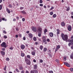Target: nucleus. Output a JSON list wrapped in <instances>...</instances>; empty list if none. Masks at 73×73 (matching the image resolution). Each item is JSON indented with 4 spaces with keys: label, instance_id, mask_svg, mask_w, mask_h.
<instances>
[{
    "label": "nucleus",
    "instance_id": "obj_61",
    "mask_svg": "<svg viewBox=\"0 0 73 73\" xmlns=\"http://www.w3.org/2000/svg\"><path fill=\"white\" fill-rule=\"evenodd\" d=\"M18 37V35H15V37H16V38H17Z\"/></svg>",
    "mask_w": 73,
    "mask_h": 73
},
{
    "label": "nucleus",
    "instance_id": "obj_11",
    "mask_svg": "<svg viewBox=\"0 0 73 73\" xmlns=\"http://www.w3.org/2000/svg\"><path fill=\"white\" fill-rule=\"evenodd\" d=\"M30 38H32L33 37V35L31 33H29L28 34Z\"/></svg>",
    "mask_w": 73,
    "mask_h": 73
},
{
    "label": "nucleus",
    "instance_id": "obj_23",
    "mask_svg": "<svg viewBox=\"0 0 73 73\" xmlns=\"http://www.w3.org/2000/svg\"><path fill=\"white\" fill-rule=\"evenodd\" d=\"M19 70H23V67L22 66H19Z\"/></svg>",
    "mask_w": 73,
    "mask_h": 73
},
{
    "label": "nucleus",
    "instance_id": "obj_47",
    "mask_svg": "<svg viewBox=\"0 0 73 73\" xmlns=\"http://www.w3.org/2000/svg\"><path fill=\"white\" fill-rule=\"evenodd\" d=\"M9 49H10L11 50H13V48L12 47H10Z\"/></svg>",
    "mask_w": 73,
    "mask_h": 73
},
{
    "label": "nucleus",
    "instance_id": "obj_34",
    "mask_svg": "<svg viewBox=\"0 0 73 73\" xmlns=\"http://www.w3.org/2000/svg\"><path fill=\"white\" fill-rule=\"evenodd\" d=\"M48 32V30L46 29H44V33H46V32Z\"/></svg>",
    "mask_w": 73,
    "mask_h": 73
},
{
    "label": "nucleus",
    "instance_id": "obj_25",
    "mask_svg": "<svg viewBox=\"0 0 73 73\" xmlns=\"http://www.w3.org/2000/svg\"><path fill=\"white\" fill-rule=\"evenodd\" d=\"M33 40L35 41H36L37 40V38H36V37H34L33 38Z\"/></svg>",
    "mask_w": 73,
    "mask_h": 73
},
{
    "label": "nucleus",
    "instance_id": "obj_17",
    "mask_svg": "<svg viewBox=\"0 0 73 73\" xmlns=\"http://www.w3.org/2000/svg\"><path fill=\"white\" fill-rule=\"evenodd\" d=\"M37 68V64L35 65L34 66V69H36Z\"/></svg>",
    "mask_w": 73,
    "mask_h": 73
},
{
    "label": "nucleus",
    "instance_id": "obj_48",
    "mask_svg": "<svg viewBox=\"0 0 73 73\" xmlns=\"http://www.w3.org/2000/svg\"><path fill=\"white\" fill-rule=\"evenodd\" d=\"M26 39V38H25V36L23 37V40H25Z\"/></svg>",
    "mask_w": 73,
    "mask_h": 73
},
{
    "label": "nucleus",
    "instance_id": "obj_36",
    "mask_svg": "<svg viewBox=\"0 0 73 73\" xmlns=\"http://www.w3.org/2000/svg\"><path fill=\"white\" fill-rule=\"evenodd\" d=\"M6 60L7 61H9V58H7L6 59Z\"/></svg>",
    "mask_w": 73,
    "mask_h": 73
},
{
    "label": "nucleus",
    "instance_id": "obj_53",
    "mask_svg": "<svg viewBox=\"0 0 73 73\" xmlns=\"http://www.w3.org/2000/svg\"><path fill=\"white\" fill-rule=\"evenodd\" d=\"M49 73H53V72L52 71H50L49 72Z\"/></svg>",
    "mask_w": 73,
    "mask_h": 73
},
{
    "label": "nucleus",
    "instance_id": "obj_50",
    "mask_svg": "<svg viewBox=\"0 0 73 73\" xmlns=\"http://www.w3.org/2000/svg\"><path fill=\"white\" fill-rule=\"evenodd\" d=\"M35 8H39V7L38 5H36L35 6Z\"/></svg>",
    "mask_w": 73,
    "mask_h": 73
},
{
    "label": "nucleus",
    "instance_id": "obj_1",
    "mask_svg": "<svg viewBox=\"0 0 73 73\" xmlns=\"http://www.w3.org/2000/svg\"><path fill=\"white\" fill-rule=\"evenodd\" d=\"M61 37H62V40L64 41H66L68 39V35H64L63 33L61 34Z\"/></svg>",
    "mask_w": 73,
    "mask_h": 73
},
{
    "label": "nucleus",
    "instance_id": "obj_38",
    "mask_svg": "<svg viewBox=\"0 0 73 73\" xmlns=\"http://www.w3.org/2000/svg\"><path fill=\"white\" fill-rule=\"evenodd\" d=\"M38 36H39V37H40L41 36V33H38Z\"/></svg>",
    "mask_w": 73,
    "mask_h": 73
},
{
    "label": "nucleus",
    "instance_id": "obj_29",
    "mask_svg": "<svg viewBox=\"0 0 73 73\" xmlns=\"http://www.w3.org/2000/svg\"><path fill=\"white\" fill-rule=\"evenodd\" d=\"M63 60H64V61H66V57H65V56H64L63 57Z\"/></svg>",
    "mask_w": 73,
    "mask_h": 73
},
{
    "label": "nucleus",
    "instance_id": "obj_30",
    "mask_svg": "<svg viewBox=\"0 0 73 73\" xmlns=\"http://www.w3.org/2000/svg\"><path fill=\"white\" fill-rule=\"evenodd\" d=\"M36 70H32L31 71V73H35V71Z\"/></svg>",
    "mask_w": 73,
    "mask_h": 73
},
{
    "label": "nucleus",
    "instance_id": "obj_27",
    "mask_svg": "<svg viewBox=\"0 0 73 73\" xmlns=\"http://www.w3.org/2000/svg\"><path fill=\"white\" fill-rule=\"evenodd\" d=\"M47 50V48L45 47L43 51L44 52H46V51Z\"/></svg>",
    "mask_w": 73,
    "mask_h": 73
},
{
    "label": "nucleus",
    "instance_id": "obj_40",
    "mask_svg": "<svg viewBox=\"0 0 73 73\" xmlns=\"http://www.w3.org/2000/svg\"><path fill=\"white\" fill-rule=\"evenodd\" d=\"M50 15H53V12L52 11H51L50 12Z\"/></svg>",
    "mask_w": 73,
    "mask_h": 73
},
{
    "label": "nucleus",
    "instance_id": "obj_56",
    "mask_svg": "<svg viewBox=\"0 0 73 73\" xmlns=\"http://www.w3.org/2000/svg\"><path fill=\"white\" fill-rule=\"evenodd\" d=\"M2 50L3 51H4L5 50V48H2Z\"/></svg>",
    "mask_w": 73,
    "mask_h": 73
},
{
    "label": "nucleus",
    "instance_id": "obj_44",
    "mask_svg": "<svg viewBox=\"0 0 73 73\" xmlns=\"http://www.w3.org/2000/svg\"><path fill=\"white\" fill-rule=\"evenodd\" d=\"M3 33H5V34H6V33H7V32H6V31H5L4 30L3 31Z\"/></svg>",
    "mask_w": 73,
    "mask_h": 73
},
{
    "label": "nucleus",
    "instance_id": "obj_4",
    "mask_svg": "<svg viewBox=\"0 0 73 73\" xmlns=\"http://www.w3.org/2000/svg\"><path fill=\"white\" fill-rule=\"evenodd\" d=\"M37 31L38 33H42V28L41 27H39Z\"/></svg>",
    "mask_w": 73,
    "mask_h": 73
},
{
    "label": "nucleus",
    "instance_id": "obj_46",
    "mask_svg": "<svg viewBox=\"0 0 73 73\" xmlns=\"http://www.w3.org/2000/svg\"><path fill=\"white\" fill-rule=\"evenodd\" d=\"M40 3L41 4L42 3V0H40Z\"/></svg>",
    "mask_w": 73,
    "mask_h": 73
},
{
    "label": "nucleus",
    "instance_id": "obj_31",
    "mask_svg": "<svg viewBox=\"0 0 73 73\" xmlns=\"http://www.w3.org/2000/svg\"><path fill=\"white\" fill-rule=\"evenodd\" d=\"M22 13H23V14H26V12L25 11H22L21 12Z\"/></svg>",
    "mask_w": 73,
    "mask_h": 73
},
{
    "label": "nucleus",
    "instance_id": "obj_51",
    "mask_svg": "<svg viewBox=\"0 0 73 73\" xmlns=\"http://www.w3.org/2000/svg\"><path fill=\"white\" fill-rule=\"evenodd\" d=\"M70 45H71V43H68V46H70Z\"/></svg>",
    "mask_w": 73,
    "mask_h": 73
},
{
    "label": "nucleus",
    "instance_id": "obj_16",
    "mask_svg": "<svg viewBox=\"0 0 73 73\" xmlns=\"http://www.w3.org/2000/svg\"><path fill=\"white\" fill-rule=\"evenodd\" d=\"M56 33L57 35H58V34H60V30H59V29H57Z\"/></svg>",
    "mask_w": 73,
    "mask_h": 73
},
{
    "label": "nucleus",
    "instance_id": "obj_10",
    "mask_svg": "<svg viewBox=\"0 0 73 73\" xmlns=\"http://www.w3.org/2000/svg\"><path fill=\"white\" fill-rule=\"evenodd\" d=\"M67 28L69 31H70L72 30V26L70 25H69L68 26Z\"/></svg>",
    "mask_w": 73,
    "mask_h": 73
},
{
    "label": "nucleus",
    "instance_id": "obj_45",
    "mask_svg": "<svg viewBox=\"0 0 73 73\" xmlns=\"http://www.w3.org/2000/svg\"><path fill=\"white\" fill-rule=\"evenodd\" d=\"M56 61L57 62H58V63L59 62V60H58V59H56Z\"/></svg>",
    "mask_w": 73,
    "mask_h": 73
},
{
    "label": "nucleus",
    "instance_id": "obj_15",
    "mask_svg": "<svg viewBox=\"0 0 73 73\" xmlns=\"http://www.w3.org/2000/svg\"><path fill=\"white\" fill-rule=\"evenodd\" d=\"M6 11L8 13H11V11L9 10V9H8V8H6Z\"/></svg>",
    "mask_w": 73,
    "mask_h": 73
},
{
    "label": "nucleus",
    "instance_id": "obj_19",
    "mask_svg": "<svg viewBox=\"0 0 73 73\" xmlns=\"http://www.w3.org/2000/svg\"><path fill=\"white\" fill-rule=\"evenodd\" d=\"M1 53L3 56H4L5 55V52L3 51H1Z\"/></svg>",
    "mask_w": 73,
    "mask_h": 73
},
{
    "label": "nucleus",
    "instance_id": "obj_43",
    "mask_svg": "<svg viewBox=\"0 0 73 73\" xmlns=\"http://www.w3.org/2000/svg\"><path fill=\"white\" fill-rule=\"evenodd\" d=\"M70 70L71 72H73V68H71L70 69Z\"/></svg>",
    "mask_w": 73,
    "mask_h": 73
},
{
    "label": "nucleus",
    "instance_id": "obj_7",
    "mask_svg": "<svg viewBox=\"0 0 73 73\" xmlns=\"http://www.w3.org/2000/svg\"><path fill=\"white\" fill-rule=\"evenodd\" d=\"M60 46L59 45H57L56 46V49H55V52H57V50H58V49H60Z\"/></svg>",
    "mask_w": 73,
    "mask_h": 73
},
{
    "label": "nucleus",
    "instance_id": "obj_42",
    "mask_svg": "<svg viewBox=\"0 0 73 73\" xmlns=\"http://www.w3.org/2000/svg\"><path fill=\"white\" fill-rule=\"evenodd\" d=\"M6 69H7V66H5V67L4 68V70H6Z\"/></svg>",
    "mask_w": 73,
    "mask_h": 73
},
{
    "label": "nucleus",
    "instance_id": "obj_14",
    "mask_svg": "<svg viewBox=\"0 0 73 73\" xmlns=\"http://www.w3.org/2000/svg\"><path fill=\"white\" fill-rule=\"evenodd\" d=\"M21 55L22 57H24V56H25V54L24 53H23V51H21Z\"/></svg>",
    "mask_w": 73,
    "mask_h": 73
},
{
    "label": "nucleus",
    "instance_id": "obj_3",
    "mask_svg": "<svg viewBox=\"0 0 73 73\" xmlns=\"http://www.w3.org/2000/svg\"><path fill=\"white\" fill-rule=\"evenodd\" d=\"M25 61L27 65H31V61L28 59H25Z\"/></svg>",
    "mask_w": 73,
    "mask_h": 73
},
{
    "label": "nucleus",
    "instance_id": "obj_58",
    "mask_svg": "<svg viewBox=\"0 0 73 73\" xmlns=\"http://www.w3.org/2000/svg\"><path fill=\"white\" fill-rule=\"evenodd\" d=\"M31 48L32 50H34L35 49V48L32 47Z\"/></svg>",
    "mask_w": 73,
    "mask_h": 73
},
{
    "label": "nucleus",
    "instance_id": "obj_33",
    "mask_svg": "<svg viewBox=\"0 0 73 73\" xmlns=\"http://www.w3.org/2000/svg\"><path fill=\"white\" fill-rule=\"evenodd\" d=\"M15 70L17 72H18V73H19V70L17 68H16Z\"/></svg>",
    "mask_w": 73,
    "mask_h": 73
},
{
    "label": "nucleus",
    "instance_id": "obj_54",
    "mask_svg": "<svg viewBox=\"0 0 73 73\" xmlns=\"http://www.w3.org/2000/svg\"><path fill=\"white\" fill-rule=\"evenodd\" d=\"M40 62L41 63H42V62H43V60L41 59L40 60Z\"/></svg>",
    "mask_w": 73,
    "mask_h": 73
},
{
    "label": "nucleus",
    "instance_id": "obj_39",
    "mask_svg": "<svg viewBox=\"0 0 73 73\" xmlns=\"http://www.w3.org/2000/svg\"><path fill=\"white\" fill-rule=\"evenodd\" d=\"M9 8H12V6L11 5H9Z\"/></svg>",
    "mask_w": 73,
    "mask_h": 73
},
{
    "label": "nucleus",
    "instance_id": "obj_21",
    "mask_svg": "<svg viewBox=\"0 0 73 73\" xmlns=\"http://www.w3.org/2000/svg\"><path fill=\"white\" fill-rule=\"evenodd\" d=\"M66 8H67L66 10L67 11H69L70 10V7H66Z\"/></svg>",
    "mask_w": 73,
    "mask_h": 73
},
{
    "label": "nucleus",
    "instance_id": "obj_13",
    "mask_svg": "<svg viewBox=\"0 0 73 73\" xmlns=\"http://www.w3.org/2000/svg\"><path fill=\"white\" fill-rule=\"evenodd\" d=\"M21 48L22 49H24L25 48V46L24 45L22 44L21 46Z\"/></svg>",
    "mask_w": 73,
    "mask_h": 73
},
{
    "label": "nucleus",
    "instance_id": "obj_55",
    "mask_svg": "<svg viewBox=\"0 0 73 73\" xmlns=\"http://www.w3.org/2000/svg\"><path fill=\"white\" fill-rule=\"evenodd\" d=\"M54 9V7H52L50 9V10H52V9Z\"/></svg>",
    "mask_w": 73,
    "mask_h": 73
},
{
    "label": "nucleus",
    "instance_id": "obj_5",
    "mask_svg": "<svg viewBox=\"0 0 73 73\" xmlns=\"http://www.w3.org/2000/svg\"><path fill=\"white\" fill-rule=\"evenodd\" d=\"M1 46L2 47H4V48H6L7 46H6V43L5 42H3L2 44H1Z\"/></svg>",
    "mask_w": 73,
    "mask_h": 73
},
{
    "label": "nucleus",
    "instance_id": "obj_28",
    "mask_svg": "<svg viewBox=\"0 0 73 73\" xmlns=\"http://www.w3.org/2000/svg\"><path fill=\"white\" fill-rule=\"evenodd\" d=\"M56 16H57V15L55 14H54L53 15V18H55V17H56Z\"/></svg>",
    "mask_w": 73,
    "mask_h": 73
},
{
    "label": "nucleus",
    "instance_id": "obj_60",
    "mask_svg": "<svg viewBox=\"0 0 73 73\" xmlns=\"http://www.w3.org/2000/svg\"><path fill=\"white\" fill-rule=\"evenodd\" d=\"M19 36H20V37H21V36H22V35H21V34H19Z\"/></svg>",
    "mask_w": 73,
    "mask_h": 73
},
{
    "label": "nucleus",
    "instance_id": "obj_59",
    "mask_svg": "<svg viewBox=\"0 0 73 73\" xmlns=\"http://www.w3.org/2000/svg\"><path fill=\"white\" fill-rule=\"evenodd\" d=\"M24 8V7H22L20 8V9L21 10L23 9Z\"/></svg>",
    "mask_w": 73,
    "mask_h": 73
},
{
    "label": "nucleus",
    "instance_id": "obj_2",
    "mask_svg": "<svg viewBox=\"0 0 73 73\" xmlns=\"http://www.w3.org/2000/svg\"><path fill=\"white\" fill-rule=\"evenodd\" d=\"M42 42L43 43L44 42V44H47V42H46V37L44 36H42Z\"/></svg>",
    "mask_w": 73,
    "mask_h": 73
},
{
    "label": "nucleus",
    "instance_id": "obj_41",
    "mask_svg": "<svg viewBox=\"0 0 73 73\" xmlns=\"http://www.w3.org/2000/svg\"><path fill=\"white\" fill-rule=\"evenodd\" d=\"M3 38H7V36L6 35H4L3 36Z\"/></svg>",
    "mask_w": 73,
    "mask_h": 73
},
{
    "label": "nucleus",
    "instance_id": "obj_12",
    "mask_svg": "<svg viewBox=\"0 0 73 73\" xmlns=\"http://www.w3.org/2000/svg\"><path fill=\"white\" fill-rule=\"evenodd\" d=\"M49 35L51 37L53 36V33H49Z\"/></svg>",
    "mask_w": 73,
    "mask_h": 73
},
{
    "label": "nucleus",
    "instance_id": "obj_8",
    "mask_svg": "<svg viewBox=\"0 0 73 73\" xmlns=\"http://www.w3.org/2000/svg\"><path fill=\"white\" fill-rule=\"evenodd\" d=\"M64 63L65 65H66V66H68V67H70V66L69 64L68 63L66 62H64Z\"/></svg>",
    "mask_w": 73,
    "mask_h": 73
},
{
    "label": "nucleus",
    "instance_id": "obj_32",
    "mask_svg": "<svg viewBox=\"0 0 73 73\" xmlns=\"http://www.w3.org/2000/svg\"><path fill=\"white\" fill-rule=\"evenodd\" d=\"M3 7H2V5H0V10H1L2 9V8Z\"/></svg>",
    "mask_w": 73,
    "mask_h": 73
},
{
    "label": "nucleus",
    "instance_id": "obj_6",
    "mask_svg": "<svg viewBox=\"0 0 73 73\" xmlns=\"http://www.w3.org/2000/svg\"><path fill=\"white\" fill-rule=\"evenodd\" d=\"M31 29L32 31H33V32H36V31H37L36 28V27H32Z\"/></svg>",
    "mask_w": 73,
    "mask_h": 73
},
{
    "label": "nucleus",
    "instance_id": "obj_24",
    "mask_svg": "<svg viewBox=\"0 0 73 73\" xmlns=\"http://www.w3.org/2000/svg\"><path fill=\"white\" fill-rule=\"evenodd\" d=\"M31 54H32V55H33V56H34L35 55V52H31Z\"/></svg>",
    "mask_w": 73,
    "mask_h": 73
},
{
    "label": "nucleus",
    "instance_id": "obj_22",
    "mask_svg": "<svg viewBox=\"0 0 73 73\" xmlns=\"http://www.w3.org/2000/svg\"><path fill=\"white\" fill-rule=\"evenodd\" d=\"M68 42H73V39H71V40L68 39Z\"/></svg>",
    "mask_w": 73,
    "mask_h": 73
},
{
    "label": "nucleus",
    "instance_id": "obj_18",
    "mask_svg": "<svg viewBox=\"0 0 73 73\" xmlns=\"http://www.w3.org/2000/svg\"><path fill=\"white\" fill-rule=\"evenodd\" d=\"M61 25L62 26V27L65 26V23L64 22H62L61 23Z\"/></svg>",
    "mask_w": 73,
    "mask_h": 73
},
{
    "label": "nucleus",
    "instance_id": "obj_37",
    "mask_svg": "<svg viewBox=\"0 0 73 73\" xmlns=\"http://www.w3.org/2000/svg\"><path fill=\"white\" fill-rule=\"evenodd\" d=\"M46 40L47 42H50V39H49V38L47 39Z\"/></svg>",
    "mask_w": 73,
    "mask_h": 73
},
{
    "label": "nucleus",
    "instance_id": "obj_49",
    "mask_svg": "<svg viewBox=\"0 0 73 73\" xmlns=\"http://www.w3.org/2000/svg\"><path fill=\"white\" fill-rule=\"evenodd\" d=\"M2 20H3V21H7V19H2Z\"/></svg>",
    "mask_w": 73,
    "mask_h": 73
},
{
    "label": "nucleus",
    "instance_id": "obj_62",
    "mask_svg": "<svg viewBox=\"0 0 73 73\" xmlns=\"http://www.w3.org/2000/svg\"><path fill=\"white\" fill-rule=\"evenodd\" d=\"M70 39H73V35L71 36V37L70 38Z\"/></svg>",
    "mask_w": 73,
    "mask_h": 73
},
{
    "label": "nucleus",
    "instance_id": "obj_63",
    "mask_svg": "<svg viewBox=\"0 0 73 73\" xmlns=\"http://www.w3.org/2000/svg\"><path fill=\"white\" fill-rule=\"evenodd\" d=\"M21 73H24V70H23L21 72Z\"/></svg>",
    "mask_w": 73,
    "mask_h": 73
},
{
    "label": "nucleus",
    "instance_id": "obj_57",
    "mask_svg": "<svg viewBox=\"0 0 73 73\" xmlns=\"http://www.w3.org/2000/svg\"><path fill=\"white\" fill-rule=\"evenodd\" d=\"M33 62H36V60L34 59V60H33Z\"/></svg>",
    "mask_w": 73,
    "mask_h": 73
},
{
    "label": "nucleus",
    "instance_id": "obj_64",
    "mask_svg": "<svg viewBox=\"0 0 73 73\" xmlns=\"http://www.w3.org/2000/svg\"><path fill=\"white\" fill-rule=\"evenodd\" d=\"M71 49H73V46H72L71 47Z\"/></svg>",
    "mask_w": 73,
    "mask_h": 73
},
{
    "label": "nucleus",
    "instance_id": "obj_26",
    "mask_svg": "<svg viewBox=\"0 0 73 73\" xmlns=\"http://www.w3.org/2000/svg\"><path fill=\"white\" fill-rule=\"evenodd\" d=\"M40 49L41 50H42V49H43V46H40Z\"/></svg>",
    "mask_w": 73,
    "mask_h": 73
},
{
    "label": "nucleus",
    "instance_id": "obj_52",
    "mask_svg": "<svg viewBox=\"0 0 73 73\" xmlns=\"http://www.w3.org/2000/svg\"><path fill=\"white\" fill-rule=\"evenodd\" d=\"M40 6V7H42V6H43V4H40L39 5Z\"/></svg>",
    "mask_w": 73,
    "mask_h": 73
},
{
    "label": "nucleus",
    "instance_id": "obj_20",
    "mask_svg": "<svg viewBox=\"0 0 73 73\" xmlns=\"http://www.w3.org/2000/svg\"><path fill=\"white\" fill-rule=\"evenodd\" d=\"M70 58L71 59H73V53L72 52L70 55Z\"/></svg>",
    "mask_w": 73,
    "mask_h": 73
},
{
    "label": "nucleus",
    "instance_id": "obj_9",
    "mask_svg": "<svg viewBox=\"0 0 73 73\" xmlns=\"http://www.w3.org/2000/svg\"><path fill=\"white\" fill-rule=\"evenodd\" d=\"M64 63L65 65H66V66H68V67H70V66L69 64L68 63L66 62H64Z\"/></svg>",
    "mask_w": 73,
    "mask_h": 73
},
{
    "label": "nucleus",
    "instance_id": "obj_35",
    "mask_svg": "<svg viewBox=\"0 0 73 73\" xmlns=\"http://www.w3.org/2000/svg\"><path fill=\"white\" fill-rule=\"evenodd\" d=\"M27 57L28 58H31V56L29 55H27Z\"/></svg>",
    "mask_w": 73,
    "mask_h": 73
}]
</instances>
